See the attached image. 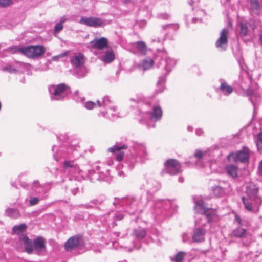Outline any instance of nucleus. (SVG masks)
Returning <instances> with one entry per match:
<instances>
[{"mask_svg":"<svg viewBox=\"0 0 262 262\" xmlns=\"http://www.w3.org/2000/svg\"><path fill=\"white\" fill-rule=\"evenodd\" d=\"M162 28L163 30H166L167 29H173L174 30L176 31L179 29V26L177 24H166V25H163L162 26Z\"/></svg>","mask_w":262,"mask_h":262,"instance_id":"51","label":"nucleus"},{"mask_svg":"<svg viewBox=\"0 0 262 262\" xmlns=\"http://www.w3.org/2000/svg\"><path fill=\"white\" fill-rule=\"evenodd\" d=\"M5 214L12 219H18L21 216V213L18 209L8 208L5 210Z\"/></svg>","mask_w":262,"mask_h":262,"instance_id":"35","label":"nucleus"},{"mask_svg":"<svg viewBox=\"0 0 262 262\" xmlns=\"http://www.w3.org/2000/svg\"><path fill=\"white\" fill-rule=\"evenodd\" d=\"M88 73V70L85 66H81L75 69L74 75L78 78L85 77Z\"/></svg>","mask_w":262,"mask_h":262,"instance_id":"36","label":"nucleus"},{"mask_svg":"<svg viewBox=\"0 0 262 262\" xmlns=\"http://www.w3.org/2000/svg\"><path fill=\"white\" fill-rule=\"evenodd\" d=\"M243 203H244L245 208L249 211H252V204L249 202L248 200L244 196L242 197Z\"/></svg>","mask_w":262,"mask_h":262,"instance_id":"50","label":"nucleus"},{"mask_svg":"<svg viewBox=\"0 0 262 262\" xmlns=\"http://www.w3.org/2000/svg\"><path fill=\"white\" fill-rule=\"evenodd\" d=\"M204 155L205 152H203L201 150L197 149L195 151L194 156L195 158H197L198 159V160H200L203 157Z\"/></svg>","mask_w":262,"mask_h":262,"instance_id":"55","label":"nucleus"},{"mask_svg":"<svg viewBox=\"0 0 262 262\" xmlns=\"http://www.w3.org/2000/svg\"><path fill=\"white\" fill-rule=\"evenodd\" d=\"M129 148L130 153L126 155L124 159V167L132 170L135 166L140 163L143 164L148 160V153L146 146L142 143L132 141L128 144L121 142H116L112 147L108 148L111 152H117L116 160L121 161L123 159L124 152L122 149Z\"/></svg>","mask_w":262,"mask_h":262,"instance_id":"1","label":"nucleus"},{"mask_svg":"<svg viewBox=\"0 0 262 262\" xmlns=\"http://www.w3.org/2000/svg\"><path fill=\"white\" fill-rule=\"evenodd\" d=\"M99 175L100 176V181H105L106 182H110L112 180L109 172V170L101 167V170H99Z\"/></svg>","mask_w":262,"mask_h":262,"instance_id":"37","label":"nucleus"},{"mask_svg":"<svg viewBox=\"0 0 262 262\" xmlns=\"http://www.w3.org/2000/svg\"><path fill=\"white\" fill-rule=\"evenodd\" d=\"M257 173L262 176V160L260 162L258 168H257Z\"/></svg>","mask_w":262,"mask_h":262,"instance_id":"61","label":"nucleus"},{"mask_svg":"<svg viewBox=\"0 0 262 262\" xmlns=\"http://www.w3.org/2000/svg\"><path fill=\"white\" fill-rule=\"evenodd\" d=\"M176 64V61L174 59L169 58H165L161 59L159 62V67H161L165 71L166 73L159 77V80L157 83V88L155 90V93L159 94L162 93L165 89V83L167 75L170 72L172 68Z\"/></svg>","mask_w":262,"mask_h":262,"instance_id":"4","label":"nucleus"},{"mask_svg":"<svg viewBox=\"0 0 262 262\" xmlns=\"http://www.w3.org/2000/svg\"><path fill=\"white\" fill-rule=\"evenodd\" d=\"M164 165L166 172L170 175L177 174L181 171L180 163L176 159L167 160Z\"/></svg>","mask_w":262,"mask_h":262,"instance_id":"15","label":"nucleus"},{"mask_svg":"<svg viewBox=\"0 0 262 262\" xmlns=\"http://www.w3.org/2000/svg\"><path fill=\"white\" fill-rule=\"evenodd\" d=\"M70 62L75 69L81 67L84 64L85 57L81 53L76 54L71 57Z\"/></svg>","mask_w":262,"mask_h":262,"instance_id":"24","label":"nucleus"},{"mask_svg":"<svg viewBox=\"0 0 262 262\" xmlns=\"http://www.w3.org/2000/svg\"><path fill=\"white\" fill-rule=\"evenodd\" d=\"M150 104H143L142 109L144 111H139V122L141 124H146L148 128H154L155 122L160 120L162 116V110L159 106L151 107L150 110H145L146 107Z\"/></svg>","mask_w":262,"mask_h":262,"instance_id":"3","label":"nucleus"},{"mask_svg":"<svg viewBox=\"0 0 262 262\" xmlns=\"http://www.w3.org/2000/svg\"><path fill=\"white\" fill-rule=\"evenodd\" d=\"M150 204L151 206L154 205L155 213L157 215L162 214L165 216H170L176 208V205L169 200H158L155 203L152 202V204Z\"/></svg>","mask_w":262,"mask_h":262,"instance_id":"7","label":"nucleus"},{"mask_svg":"<svg viewBox=\"0 0 262 262\" xmlns=\"http://www.w3.org/2000/svg\"><path fill=\"white\" fill-rule=\"evenodd\" d=\"M108 45V40L105 37H101L98 39H94L90 42V45L92 49L101 50L106 47Z\"/></svg>","mask_w":262,"mask_h":262,"instance_id":"23","label":"nucleus"},{"mask_svg":"<svg viewBox=\"0 0 262 262\" xmlns=\"http://www.w3.org/2000/svg\"><path fill=\"white\" fill-rule=\"evenodd\" d=\"M147 234L146 230L145 229L142 228H138L135 229L132 233L134 238L137 241H140L144 238Z\"/></svg>","mask_w":262,"mask_h":262,"instance_id":"30","label":"nucleus"},{"mask_svg":"<svg viewBox=\"0 0 262 262\" xmlns=\"http://www.w3.org/2000/svg\"><path fill=\"white\" fill-rule=\"evenodd\" d=\"M130 101L135 102L137 103H141L142 102V99L139 98H131Z\"/></svg>","mask_w":262,"mask_h":262,"instance_id":"62","label":"nucleus"},{"mask_svg":"<svg viewBox=\"0 0 262 262\" xmlns=\"http://www.w3.org/2000/svg\"><path fill=\"white\" fill-rule=\"evenodd\" d=\"M99 170H101V167L97 166L94 169L89 171V177L91 182L95 183L96 181H100Z\"/></svg>","mask_w":262,"mask_h":262,"instance_id":"28","label":"nucleus"},{"mask_svg":"<svg viewBox=\"0 0 262 262\" xmlns=\"http://www.w3.org/2000/svg\"><path fill=\"white\" fill-rule=\"evenodd\" d=\"M166 34L167 33L166 32H164V34H163V36L161 38H158L157 40L156 39H153L152 40V41L153 42H155V41H157L158 42H161L162 41H164L165 39H166Z\"/></svg>","mask_w":262,"mask_h":262,"instance_id":"60","label":"nucleus"},{"mask_svg":"<svg viewBox=\"0 0 262 262\" xmlns=\"http://www.w3.org/2000/svg\"><path fill=\"white\" fill-rule=\"evenodd\" d=\"M106 200V197L104 194H101L90 200L88 203L84 204H80L79 207H83L87 209L95 208L100 209L99 206L103 205Z\"/></svg>","mask_w":262,"mask_h":262,"instance_id":"14","label":"nucleus"},{"mask_svg":"<svg viewBox=\"0 0 262 262\" xmlns=\"http://www.w3.org/2000/svg\"><path fill=\"white\" fill-rule=\"evenodd\" d=\"M237 61L241 68H243V64H244V60L242 57L240 56L237 58Z\"/></svg>","mask_w":262,"mask_h":262,"instance_id":"63","label":"nucleus"},{"mask_svg":"<svg viewBox=\"0 0 262 262\" xmlns=\"http://www.w3.org/2000/svg\"><path fill=\"white\" fill-rule=\"evenodd\" d=\"M226 170L228 174L233 178L237 177V168L233 165H229L226 166Z\"/></svg>","mask_w":262,"mask_h":262,"instance_id":"39","label":"nucleus"},{"mask_svg":"<svg viewBox=\"0 0 262 262\" xmlns=\"http://www.w3.org/2000/svg\"><path fill=\"white\" fill-rule=\"evenodd\" d=\"M194 203V209L196 213L203 214V212H205V210L208 208L205 207L204 202L202 200H196Z\"/></svg>","mask_w":262,"mask_h":262,"instance_id":"32","label":"nucleus"},{"mask_svg":"<svg viewBox=\"0 0 262 262\" xmlns=\"http://www.w3.org/2000/svg\"><path fill=\"white\" fill-rule=\"evenodd\" d=\"M139 187L140 189L146 191V193L142 196H146L148 201L152 204V194L160 188V184L151 178L145 176L140 180Z\"/></svg>","mask_w":262,"mask_h":262,"instance_id":"5","label":"nucleus"},{"mask_svg":"<svg viewBox=\"0 0 262 262\" xmlns=\"http://www.w3.org/2000/svg\"><path fill=\"white\" fill-rule=\"evenodd\" d=\"M126 248L127 249V251L129 252H130L132 251L133 249H139L140 248V246H138V244L137 243V242L136 241H133V245L132 247H126Z\"/></svg>","mask_w":262,"mask_h":262,"instance_id":"54","label":"nucleus"},{"mask_svg":"<svg viewBox=\"0 0 262 262\" xmlns=\"http://www.w3.org/2000/svg\"><path fill=\"white\" fill-rule=\"evenodd\" d=\"M150 203L148 201L146 196L135 198L128 196L124 198H115L113 204L114 206H119L130 215L142 212L147 205Z\"/></svg>","mask_w":262,"mask_h":262,"instance_id":"2","label":"nucleus"},{"mask_svg":"<svg viewBox=\"0 0 262 262\" xmlns=\"http://www.w3.org/2000/svg\"><path fill=\"white\" fill-rule=\"evenodd\" d=\"M228 30L227 28H224L220 32V36L216 40L215 43L216 47L220 51H225L228 45Z\"/></svg>","mask_w":262,"mask_h":262,"instance_id":"17","label":"nucleus"},{"mask_svg":"<svg viewBox=\"0 0 262 262\" xmlns=\"http://www.w3.org/2000/svg\"><path fill=\"white\" fill-rule=\"evenodd\" d=\"M68 54V52H64L61 54H60L58 55L54 56L52 57V60L53 61H58L60 58H63L66 56H67Z\"/></svg>","mask_w":262,"mask_h":262,"instance_id":"52","label":"nucleus"},{"mask_svg":"<svg viewBox=\"0 0 262 262\" xmlns=\"http://www.w3.org/2000/svg\"><path fill=\"white\" fill-rule=\"evenodd\" d=\"M258 188L252 182L248 183L246 186L245 193L247 195L248 198L255 202L258 207L261 203V199L258 195Z\"/></svg>","mask_w":262,"mask_h":262,"instance_id":"12","label":"nucleus"},{"mask_svg":"<svg viewBox=\"0 0 262 262\" xmlns=\"http://www.w3.org/2000/svg\"><path fill=\"white\" fill-rule=\"evenodd\" d=\"M52 100L61 101L67 97L71 93L69 86L65 83H60L58 85H51L48 87Z\"/></svg>","mask_w":262,"mask_h":262,"instance_id":"6","label":"nucleus"},{"mask_svg":"<svg viewBox=\"0 0 262 262\" xmlns=\"http://www.w3.org/2000/svg\"><path fill=\"white\" fill-rule=\"evenodd\" d=\"M154 61L150 58L143 60L138 65V68L143 71L150 69L154 64Z\"/></svg>","mask_w":262,"mask_h":262,"instance_id":"29","label":"nucleus"},{"mask_svg":"<svg viewBox=\"0 0 262 262\" xmlns=\"http://www.w3.org/2000/svg\"><path fill=\"white\" fill-rule=\"evenodd\" d=\"M201 215H203L202 217L198 219V220H202L203 218H204L207 220V222L208 223H211L213 222L214 219L216 217L215 212L209 208L205 210V212H203V214Z\"/></svg>","mask_w":262,"mask_h":262,"instance_id":"31","label":"nucleus"},{"mask_svg":"<svg viewBox=\"0 0 262 262\" xmlns=\"http://www.w3.org/2000/svg\"><path fill=\"white\" fill-rule=\"evenodd\" d=\"M79 23L86 26L94 28H99L105 25L104 21L97 17H81Z\"/></svg>","mask_w":262,"mask_h":262,"instance_id":"16","label":"nucleus"},{"mask_svg":"<svg viewBox=\"0 0 262 262\" xmlns=\"http://www.w3.org/2000/svg\"><path fill=\"white\" fill-rule=\"evenodd\" d=\"M23 47L19 48L16 46H13L9 47L8 49H7V50L12 54H15L17 53H21V49H23Z\"/></svg>","mask_w":262,"mask_h":262,"instance_id":"49","label":"nucleus"},{"mask_svg":"<svg viewBox=\"0 0 262 262\" xmlns=\"http://www.w3.org/2000/svg\"><path fill=\"white\" fill-rule=\"evenodd\" d=\"M115 58V55L113 52H110L105 54L102 57V60L107 63L112 62Z\"/></svg>","mask_w":262,"mask_h":262,"instance_id":"44","label":"nucleus"},{"mask_svg":"<svg viewBox=\"0 0 262 262\" xmlns=\"http://www.w3.org/2000/svg\"><path fill=\"white\" fill-rule=\"evenodd\" d=\"M249 158L248 153L243 150H241L237 152L231 153L228 156V159L230 161H239L244 163L247 162Z\"/></svg>","mask_w":262,"mask_h":262,"instance_id":"18","label":"nucleus"},{"mask_svg":"<svg viewBox=\"0 0 262 262\" xmlns=\"http://www.w3.org/2000/svg\"><path fill=\"white\" fill-rule=\"evenodd\" d=\"M246 230L239 227L233 230L232 236L235 238H243L246 236Z\"/></svg>","mask_w":262,"mask_h":262,"instance_id":"38","label":"nucleus"},{"mask_svg":"<svg viewBox=\"0 0 262 262\" xmlns=\"http://www.w3.org/2000/svg\"><path fill=\"white\" fill-rule=\"evenodd\" d=\"M240 32L239 34L242 36H246L248 33V29L247 25L244 22L239 23Z\"/></svg>","mask_w":262,"mask_h":262,"instance_id":"42","label":"nucleus"},{"mask_svg":"<svg viewBox=\"0 0 262 262\" xmlns=\"http://www.w3.org/2000/svg\"><path fill=\"white\" fill-rule=\"evenodd\" d=\"M219 82L220 83L219 90L224 96H229L233 93V87L229 85L224 79L220 78Z\"/></svg>","mask_w":262,"mask_h":262,"instance_id":"22","label":"nucleus"},{"mask_svg":"<svg viewBox=\"0 0 262 262\" xmlns=\"http://www.w3.org/2000/svg\"><path fill=\"white\" fill-rule=\"evenodd\" d=\"M3 71L8 72L10 73H15L18 71V70L14 67L8 65L2 68Z\"/></svg>","mask_w":262,"mask_h":262,"instance_id":"48","label":"nucleus"},{"mask_svg":"<svg viewBox=\"0 0 262 262\" xmlns=\"http://www.w3.org/2000/svg\"><path fill=\"white\" fill-rule=\"evenodd\" d=\"M247 95L249 96V100L253 105L254 108H255L256 106L258 105L260 103V95L251 90L248 91V92L247 93Z\"/></svg>","mask_w":262,"mask_h":262,"instance_id":"27","label":"nucleus"},{"mask_svg":"<svg viewBox=\"0 0 262 262\" xmlns=\"http://www.w3.org/2000/svg\"><path fill=\"white\" fill-rule=\"evenodd\" d=\"M257 142H258V144H259V143L262 144V132L260 133L258 135Z\"/></svg>","mask_w":262,"mask_h":262,"instance_id":"64","label":"nucleus"},{"mask_svg":"<svg viewBox=\"0 0 262 262\" xmlns=\"http://www.w3.org/2000/svg\"><path fill=\"white\" fill-rule=\"evenodd\" d=\"M45 198L46 196L43 195L40 196H38V197L31 196L29 200V205L31 206L35 205L39 203V200L44 199Z\"/></svg>","mask_w":262,"mask_h":262,"instance_id":"46","label":"nucleus"},{"mask_svg":"<svg viewBox=\"0 0 262 262\" xmlns=\"http://www.w3.org/2000/svg\"><path fill=\"white\" fill-rule=\"evenodd\" d=\"M45 242L42 236H38L33 239L34 249L37 253L42 252L46 249Z\"/></svg>","mask_w":262,"mask_h":262,"instance_id":"26","label":"nucleus"},{"mask_svg":"<svg viewBox=\"0 0 262 262\" xmlns=\"http://www.w3.org/2000/svg\"><path fill=\"white\" fill-rule=\"evenodd\" d=\"M46 52L45 48L41 45L28 46L21 49V54L32 59H37Z\"/></svg>","mask_w":262,"mask_h":262,"instance_id":"8","label":"nucleus"},{"mask_svg":"<svg viewBox=\"0 0 262 262\" xmlns=\"http://www.w3.org/2000/svg\"><path fill=\"white\" fill-rule=\"evenodd\" d=\"M158 17L162 19H167L170 17V15L166 13H161L158 14Z\"/></svg>","mask_w":262,"mask_h":262,"instance_id":"58","label":"nucleus"},{"mask_svg":"<svg viewBox=\"0 0 262 262\" xmlns=\"http://www.w3.org/2000/svg\"><path fill=\"white\" fill-rule=\"evenodd\" d=\"M27 226L25 224H21L19 225L14 226L13 228V231L16 234H19L26 230Z\"/></svg>","mask_w":262,"mask_h":262,"instance_id":"45","label":"nucleus"},{"mask_svg":"<svg viewBox=\"0 0 262 262\" xmlns=\"http://www.w3.org/2000/svg\"><path fill=\"white\" fill-rule=\"evenodd\" d=\"M133 47L136 48L140 53L145 55L147 51V47L146 43L142 41H138L133 43Z\"/></svg>","mask_w":262,"mask_h":262,"instance_id":"34","label":"nucleus"},{"mask_svg":"<svg viewBox=\"0 0 262 262\" xmlns=\"http://www.w3.org/2000/svg\"><path fill=\"white\" fill-rule=\"evenodd\" d=\"M74 148L73 145H68L67 142L60 147L53 145L52 149L53 157L56 161H59L62 158H67L68 155L73 152Z\"/></svg>","mask_w":262,"mask_h":262,"instance_id":"9","label":"nucleus"},{"mask_svg":"<svg viewBox=\"0 0 262 262\" xmlns=\"http://www.w3.org/2000/svg\"><path fill=\"white\" fill-rule=\"evenodd\" d=\"M195 227L193 230L192 235V241L194 243H201L205 241V235L207 233V230L205 229L206 223H203L201 226L200 225V221L197 220L195 222Z\"/></svg>","mask_w":262,"mask_h":262,"instance_id":"11","label":"nucleus"},{"mask_svg":"<svg viewBox=\"0 0 262 262\" xmlns=\"http://www.w3.org/2000/svg\"><path fill=\"white\" fill-rule=\"evenodd\" d=\"M63 168L71 175L78 174L80 171L78 164L73 160H65L63 163Z\"/></svg>","mask_w":262,"mask_h":262,"instance_id":"19","label":"nucleus"},{"mask_svg":"<svg viewBox=\"0 0 262 262\" xmlns=\"http://www.w3.org/2000/svg\"><path fill=\"white\" fill-rule=\"evenodd\" d=\"M97 103L98 107L109 108L110 111H112L113 112L116 111L117 107L114 105L113 101L108 96H104L101 101L97 100Z\"/></svg>","mask_w":262,"mask_h":262,"instance_id":"20","label":"nucleus"},{"mask_svg":"<svg viewBox=\"0 0 262 262\" xmlns=\"http://www.w3.org/2000/svg\"><path fill=\"white\" fill-rule=\"evenodd\" d=\"M19 239L23 242L25 251L28 254L32 253L34 250L33 240L29 239L26 235H23Z\"/></svg>","mask_w":262,"mask_h":262,"instance_id":"25","label":"nucleus"},{"mask_svg":"<svg viewBox=\"0 0 262 262\" xmlns=\"http://www.w3.org/2000/svg\"><path fill=\"white\" fill-rule=\"evenodd\" d=\"M63 25L61 24V23H58L56 24L54 27V33H58L61 31L63 29Z\"/></svg>","mask_w":262,"mask_h":262,"instance_id":"57","label":"nucleus"},{"mask_svg":"<svg viewBox=\"0 0 262 262\" xmlns=\"http://www.w3.org/2000/svg\"><path fill=\"white\" fill-rule=\"evenodd\" d=\"M81 237L75 235L69 238L65 243L64 247L67 251H69L77 248L80 245Z\"/></svg>","mask_w":262,"mask_h":262,"instance_id":"21","label":"nucleus"},{"mask_svg":"<svg viewBox=\"0 0 262 262\" xmlns=\"http://www.w3.org/2000/svg\"><path fill=\"white\" fill-rule=\"evenodd\" d=\"M85 216L83 212L78 213L76 214L74 216V220L75 221H78L80 220H83L84 219Z\"/></svg>","mask_w":262,"mask_h":262,"instance_id":"53","label":"nucleus"},{"mask_svg":"<svg viewBox=\"0 0 262 262\" xmlns=\"http://www.w3.org/2000/svg\"><path fill=\"white\" fill-rule=\"evenodd\" d=\"M41 185H40L38 181H34L32 183V191H34L35 189H38V187L41 186Z\"/></svg>","mask_w":262,"mask_h":262,"instance_id":"59","label":"nucleus"},{"mask_svg":"<svg viewBox=\"0 0 262 262\" xmlns=\"http://www.w3.org/2000/svg\"><path fill=\"white\" fill-rule=\"evenodd\" d=\"M124 215L119 212H114L112 210L108 212L101 216V220H103V225L105 226H108L110 228H113L116 226L117 224L116 221H121L124 218Z\"/></svg>","mask_w":262,"mask_h":262,"instance_id":"10","label":"nucleus"},{"mask_svg":"<svg viewBox=\"0 0 262 262\" xmlns=\"http://www.w3.org/2000/svg\"><path fill=\"white\" fill-rule=\"evenodd\" d=\"M229 186V183L225 181H216V183L211 187L213 194L217 198H221L226 194V190Z\"/></svg>","mask_w":262,"mask_h":262,"instance_id":"13","label":"nucleus"},{"mask_svg":"<svg viewBox=\"0 0 262 262\" xmlns=\"http://www.w3.org/2000/svg\"><path fill=\"white\" fill-rule=\"evenodd\" d=\"M49 185V184H45L44 185H41V186L38 187V189H35L33 191L35 194L38 195L39 196L41 195L45 196V194L47 192L46 187L47 185Z\"/></svg>","mask_w":262,"mask_h":262,"instance_id":"41","label":"nucleus"},{"mask_svg":"<svg viewBox=\"0 0 262 262\" xmlns=\"http://www.w3.org/2000/svg\"><path fill=\"white\" fill-rule=\"evenodd\" d=\"M250 9L251 13L259 15L260 13V5L258 0H250Z\"/></svg>","mask_w":262,"mask_h":262,"instance_id":"33","label":"nucleus"},{"mask_svg":"<svg viewBox=\"0 0 262 262\" xmlns=\"http://www.w3.org/2000/svg\"><path fill=\"white\" fill-rule=\"evenodd\" d=\"M83 105L86 109L91 110L98 106V104L97 102L95 103L91 101H88L84 102Z\"/></svg>","mask_w":262,"mask_h":262,"instance_id":"47","label":"nucleus"},{"mask_svg":"<svg viewBox=\"0 0 262 262\" xmlns=\"http://www.w3.org/2000/svg\"><path fill=\"white\" fill-rule=\"evenodd\" d=\"M11 3V0H0V6L3 7L8 6Z\"/></svg>","mask_w":262,"mask_h":262,"instance_id":"56","label":"nucleus"},{"mask_svg":"<svg viewBox=\"0 0 262 262\" xmlns=\"http://www.w3.org/2000/svg\"><path fill=\"white\" fill-rule=\"evenodd\" d=\"M115 112L112 111H110L109 108H107L106 111L100 112L99 115H101L103 117L108 118L109 119H114L118 117V115Z\"/></svg>","mask_w":262,"mask_h":262,"instance_id":"40","label":"nucleus"},{"mask_svg":"<svg viewBox=\"0 0 262 262\" xmlns=\"http://www.w3.org/2000/svg\"><path fill=\"white\" fill-rule=\"evenodd\" d=\"M185 255V252L180 251L176 254L174 258H171V260L175 262H182L183 260Z\"/></svg>","mask_w":262,"mask_h":262,"instance_id":"43","label":"nucleus"}]
</instances>
